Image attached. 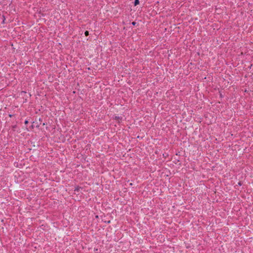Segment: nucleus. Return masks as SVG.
I'll use <instances>...</instances> for the list:
<instances>
[{
    "label": "nucleus",
    "mask_w": 253,
    "mask_h": 253,
    "mask_svg": "<svg viewBox=\"0 0 253 253\" xmlns=\"http://www.w3.org/2000/svg\"><path fill=\"white\" fill-rule=\"evenodd\" d=\"M238 185L241 186L242 185V182L241 181H240L238 183Z\"/></svg>",
    "instance_id": "423d86ee"
},
{
    "label": "nucleus",
    "mask_w": 253,
    "mask_h": 253,
    "mask_svg": "<svg viewBox=\"0 0 253 253\" xmlns=\"http://www.w3.org/2000/svg\"><path fill=\"white\" fill-rule=\"evenodd\" d=\"M9 116L10 117H12L13 116V115H12L10 114V115H9Z\"/></svg>",
    "instance_id": "6e6552de"
},
{
    "label": "nucleus",
    "mask_w": 253,
    "mask_h": 253,
    "mask_svg": "<svg viewBox=\"0 0 253 253\" xmlns=\"http://www.w3.org/2000/svg\"><path fill=\"white\" fill-rule=\"evenodd\" d=\"M139 0H134V5L135 6H136V5H137L139 4Z\"/></svg>",
    "instance_id": "f257e3e1"
},
{
    "label": "nucleus",
    "mask_w": 253,
    "mask_h": 253,
    "mask_svg": "<svg viewBox=\"0 0 253 253\" xmlns=\"http://www.w3.org/2000/svg\"><path fill=\"white\" fill-rule=\"evenodd\" d=\"M115 119L118 120L119 121V122H120V120H122V118H120L119 117H117L116 116L115 117Z\"/></svg>",
    "instance_id": "7ed1b4c3"
},
{
    "label": "nucleus",
    "mask_w": 253,
    "mask_h": 253,
    "mask_svg": "<svg viewBox=\"0 0 253 253\" xmlns=\"http://www.w3.org/2000/svg\"><path fill=\"white\" fill-rule=\"evenodd\" d=\"M136 23L135 22H134V21H133V22H132L131 23V24H132V25H133V26H135V25H136Z\"/></svg>",
    "instance_id": "39448f33"
},
{
    "label": "nucleus",
    "mask_w": 253,
    "mask_h": 253,
    "mask_svg": "<svg viewBox=\"0 0 253 253\" xmlns=\"http://www.w3.org/2000/svg\"><path fill=\"white\" fill-rule=\"evenodd\" d=\"M24 123H25V125H27V124H28V121L27 120H26V121H25Z\"/></svg>",
    "instance_id": "0eeeda50"
},
{
    "label": "nucleus",
    "mask_w": 253,
    "mask_h": 253,
    "mask_svg": "<svg viewBox=\"0 0 253 253\" xmlns=\"http://www.w3.org/2000/svg\"><path fill=\"white\" fill-rule=\"evenodd\" d=\"M84 35L85 36H88L89 35V32L88 31H86L85 32H84Z\"/></svg>",
    "instance_id": "20e7f679"
},
{
    "label": "nucleus",
    "mask_w": 253,
    "mask_h": 253,
    "mask_svg": "<svg viewBox=\"0 0 253 253\" xmlns=\"http://www.w3.org/2000/svg\"><path fill=\"white\" fill-rule=\"evenodd\" d=\"M33 124H35V125H36V126L37 127H39L40 126V125L41 124H39V123H37V122H33Z\"/></svg>",
    "instance_id": "f03ea898"
}]
</instances>
